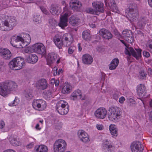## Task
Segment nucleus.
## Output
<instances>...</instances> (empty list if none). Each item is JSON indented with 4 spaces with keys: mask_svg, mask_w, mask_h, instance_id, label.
<instances>
[{
    "mask_svg": "<svg viewBox=\"0 0 152 152\" xmlns=\"http://www.w3.org/2000/svg\"><path fill=\"white\" fill-rule=\"evenodd\" d=\"M23 43L24 42V39L21 37L17 36V37H13L10 42L11 45L14 47H17L19 44L21 46V43Z\"/></svg>",
    "mask_w": 152,
    "mask_h": 152,
    "instance_id": "f3484780",
    "label": "nucleus"
},
{
    "mask_svg": "<svg viewBox=\"0 0 152 152\" xmlns=\"http://www.w3.org/2000/svg\"><path fill=\"white\" fill-rule=\"evenodd\" d=\"M82 61L84 64H90L92 63L93 60L92 57L90 55L86 54L83 55Z\"/></svg>",
    "mask_w": 152,
    "mask_h": 152,
    "instance_id": "bb28decb",
    "label": "nucleus"
},
{
    "mask_svg": "<svg viewBox=\"0 0 152 152\" xmlns=\"http://www.w3.org/2000/svg\"><path fill=\"white\" fill-rule=\"evenodd\" d=\"M105 5L106 6H109L111 11L117 12V7L115 4L114 3V0H106L105 1Z\"/></svg>",
    "mask_w": 152,
    "mask_h": 152,
    "instance_id": "4be33fe9",
    "label": "nucleus"
},
{
    "mask_svg": "<svg viewBox=\"0 0 152 152\" xmlns=\"http://www.w3.org/2000/svg\"><path fill=\"white\" fill-rule=\"evenodd\" d=\"M38 59V56L35 54H31L26 58L27 61L31 64H34L37 62Z\"/></svg>",
    "mask_w": 152,
    "mask_h": 152,
    "instance_id": "a878e982",
    "label": "nucleus"
},
{
    "mask_svg": "<svg viewBox=\"0 0 152 152\" xmlns=\"http://www.w3.org/2000/svg\"><path fill=\"white\" fill-rule=\"evenodd\" d=\"M107 115V110L103 107H100L94 113L95 117L98 118L103 119L105 118Z\"/></svg>",
    "mask_w": 152,
    "mask_h": 152,
    "instance_id": "f8f14e48",
    "label": "nucleus"
},
{
    "mask_svg": "<svg viewBox=\"0 0 152 152\" xmlns=\"http://www.w3.org/2000/svg\"><path fill=\"white\" fill-rule=\"evenodd\" d=\"M16 24L15 18H12L0 20V29L3 31H9L12 29Z\"/></svg>",
    "mask_w": 152,
    "mask_h": 152,
    "instance_id": "f03ea898",
    "label": "nucleus"
},
{
    "mask_svg": "<svg viewBox=\"0 0 152 152\" xmlns=\"http://www.w3.org/2000/svg\"><path fill=\"white\" fill-rule=\"evenodd\" d=\"M93 7L97 13L98 12L104 13V4L101 2H96L92 3Z\"/></svg>",
    "mask_w": 152,
    "mask_h": 152,
    "instance_id": "aec40b11",
    "label": "nucleus"
},
{
    "mask_svg": "<svg viewBox=\"0 0 152 152\" xmlns=\"http://www.w3.org/2000/svg\"><path fill=\"white\" fill-rule=\"evenodd\" d=\"M5 126V123L3 121H1L0 122V128L3 129Z\"/></svg>",
    "mask_w": 152,
    "mask_h": 152,
    "instance_id": "e2e57ef3",
    "label": "nucleus"
},
{
    "mask_svg": "<svg viewBox=\"0 0 152 152\" xmlns=\"http://www.w3.org/2000/svg\"><path fill=\"white\" fill-rule=\"evenodd\" d=\"M24 60L20 57L15 58L9 63V67L13 70H19L24 65Z\"/></svg>",
    "mask_w": 152,
    "mask_h": 152,
    "instance_id": "20e7f679",
    "label": "nucleus"
},
{
    "mask_svg": "<svg viewBox=\"0 0 152 152\" xmlns=\"http://www.w3.org/2000/svg\"><path fill=\"white\" fill-rule=\"evenodd\" d=\"M148 75H152V69L150 68H148Z\"/></svg>",
    "mask_w": 152,
    "mask_h": 152,
    "instance_id": "0e129e2a",
    "label": "nucleus"
},
{
    "mask_svg": "<svg viewBox=\"0 0 152 152\" xmlns=\"http://www.w3.org/2000/svg\"><path fill=\"white\" fill-rule=\"evenodd\" d=\"M52 90L51 89L48 90L45 93L44 96L47 99H49L52 97Z\"/></svg>",
    "mask_w": 152,
    "mask_h": 152,
    "instance_id": "a19ab883",
    "label": "nucleus"
},
{
    "mask_svg": "<svg viewBox=\"0 0 152 152\" xmlns=\"http://www.w3.org/2000/svg\"><path fill=\"white\" fill-rule=\"evenodd\" d=\"M110 141L107 139L103 140L102 149L105 152H111L114 149L113 146L110 144Z\"/></svg>",
    "mask_w": 152,
    "mask_h": 152,
    "instance_id": "2eb2a0df",
    "label": "nucleus"
},
{
    "mask_svg": "<svg viewBox=\"0 0 152 152\" xmlns=\"http://www.w3.org/2000/svg\"><path fill=\"white\" fill-rule=\"evenodd\" d=\"M70 86L69 84L65 83L62 89V92L64 94H68L70 92Z\"/></svg>",
    "mask_w": 152,
    "mask_h": 152,
    "instance_id": "72a5a7b5",
    "label": "nucleus"
},
{
    "mask_svg": "<svg viewBox=\"0 0 152 152\" xmlns=\"http://www.w3.org/2000/svg\"><path fill=\"white\" fill-rule=\"evenodd\" d=\"M130 106H134L136 104V102L132 99H130L128 102Z\"/></svg>",
    "mask_w": 152,
    "mask_h": 152,
    "instance_id": "09e8293b",
    "label": "nucleus"
},
{
    "mask_svg": "<svg viewBox=\"0 0 152 152\" xmlns=\"http://www.w3.org/2000/svg\"><path fill=\"white\" fill-rule=\"evenodd\" d=\"M56 109L59 114L65 115L69 111V106L66 102L63 100H60L56 104Z\"/></svg>",
    "mask_w": 152,
    "mask_h": 152,
    "instance_id": "0eeeda50",
    "label": "nucleus"
},
{
    "mask_svg": "<svg viewBox=\"0 0 152 152\" xmlns=\"http://www.w3.org/2000/svg\"><path fill=\"white\" fill-rule=\"evenodd\" d=\"M32 106L36 110H38L39 108H41V110L44 109L46 108V104L45 102L42 100H34L33 101Z\"/></svg>",
    "mask_w": 152,
    "mask_h": 152,
    "instance_id": "1a4fd4ad",
    "label": "nucleus"
},
{
    "mask_svg": "<svg viewBox=\"0 0 152 152\" xmlns=\"http://www.w3.org/2000/svg\"><path fill=\"white\" fill-rule=\"evenodd\" d=\"M57 58V54L54 52L49 53L47 58V61L48 64H50L55 62Z\"/></svg>",
    "mask_w": 152,
    "mask_h": 152,
    "instance_id": "5701e85b",
    "label": "nucleus"
},
{
    "mask_svg": "<svg viewBox=\"0 0 152 152\" xmlns=\"http://www.w3.org/2000/svg\"><path fill=\"white\" fill-rule=\"evenodd\" d=\"M125 100V98L124 97L122 96L119 98V102L120 103L123 104Z\"/></svg>",
    "mask_w": 152,
    "mask_h": 152,
    "instance_id": "680f3d73",
    "label": "nucleus"
},
{
    "mask_svg": "<svg viewBox=\"0 0 152 152\" xmlns=\"http://www.w3.org/2000/svg\"><path fill=\"white\" fill-rule=\"evenodd\" d=\"M113 32L115 35L117 36V37H119L120 36V34L118 30L116 29H114L113 30Z\"/></svg>",
    "mask_w": 152,
    "mask_h": 152,
    "instance_id": "13d9d810",
    "label": "nucleus"
},
{
    "mask_svg": "<svg viewBox=\"0 0 152 152\" xmlns=\"http://www.w3.org/2000/svg\"><path fill=\"white\" fill-rule=\"evenodd\" d=\"M79 20L77 16L72 15L69 19V22L72 25L75 26L77 24Z\"/></svg>",
    "mask_w": 152,
    "mask_h": 152,
    "instance_id": "2f4dec72",
    "label": "nucleus"
},
{
    "mask_svg": "<svg viewBox=\"0 0 152 152\" xmlns=\"http://www.w3.org/2000/svg\"><path fill=\"white\" fill-rule=\"evenodd\" d=\"M99 32L100 35L105 39L109 40L113 37V35L110 31L106 29H101Z\"/></svg>",
    "mask_w": 152,
    "mask_h": 152,
    "instance_id": "dca6fc26",
    "label": "nucleus"
},
{
    "mask_svg": "<svg viewBox=\"0 0 152 152\" xmlns=\"http://www.w3.org/2000/svg\"><path fill=\"white\" fill-rule=\"evenodd\" d=\"M17 84L14 82L7 81L0 84V94L5 96L9 94L10 91L15 90L17 88Z\"/></svg>",
    "mask_w": 152,
    "mask_h": 152,
    "instance_id": "f257e3e1",
    "label": "nucleus"
},
{
    "mask_svg": "<svg viewBox=\"0 0 152 152\" xmlns=\"http://www.w3.org/2000/svg\"><path fill=\"white\" fill-rule=\"evenodd\" d=\"M119 62V60L118 58H114L110 64L109 69L111 70L115 69L118 64Z\"/></svg>",
    "mask_w": 152,
    "mask_h": 152,
    "instance_id": "cd10ccee",
    "label": "nucleus"
},
{
    "mask_svg": "<svg viewBox=\"0 0 152 152\" xmlns=\"http://www.w3.org/2000/svg\"><path fill=\"white\" fill-rule=\"evenodd\" d=\"M49 23L50 24L53 26V27L57 26V22L53 18H50L49 19Z\"/></svg>",
    "mask_w": 152,
    "mask_h": 152,
    "instance_id": "37998d69",
    "label": "nucleus"
},
{
    "mask_svg": "<svg viewBox=\"0 0 152 152\" xmlns=\"http://www.w3.org/2000/svg\"><path fill=\"white\" fill-rule=\"evenodd\" d=\"M71 96H72L73 97L72 99L73 100H75L77 99L78 96H82V93L81 91L78 89L72 93Z\"/></svg>",
    "mask_w": 152,
    "mask_h": 152,
    "instance_id": "c9c22d12",
    "label": "nucleus"
},
{
    "mask_svg": "<svg viewBox=\"0 0 152 152\" xmlns=\"http://www.w3.org/2000/svg\"><path fill=\"white\" fill-rule=\"evenodd\" d=\"M131 149L132 152H142L144 148L139 141H134L131 145Z\"/></svg>",
    "mask_w": 152,
    "mask_h": 152,
    "instance_id": "9d476101",
    "label": "nucleus"
},
{
    "mask_svg": "<svg viewBox=\"0 0 152 152\" xmlns=\"http://www.w3.org/2000/svg\"><path fill=\"white\" fill-rule=\"evenodd\" d=\"M48 85L47 81L45 79H41L37 82L36 87L38 89L44 90L47 88Z\"/></svg>",
    "mask_w": 152,
    "mask_h": 152,
    "instance_id": "4468645a",
    "label": "nucleus"
},
{
    "mask_svg": "<svg viewBox=\"0 0 152 152\" xmlns=\"http://www.w3.org/2000/svg\"><path fill=\"white\" fill-rule=\"evenodd\" d=\"M148 2L149 6L152 7V0H148Z\"/></svg>",
    "mask_w": 152,
    "mask_h": 152,
    "instance_id": "338daca9",
    "label": "nucleus"
},
{
    "mask_svg": "<svg viewBox=\"0 0 152 152\" xmlns=\"http://www.w3.org/2000/svg\"><path fill=\"white\" fill-rule=\"evenodd\" d=\"M150 119L151 121L152 122V111L150 113Z\"/></svg>",
    "mask_w": 152,
    "mask_h": 152,
    "instance_id": "774afa93",
    "label": "nucleus"
},
{
    "mask_svg": "<svg viewBox=\"0 0 152 152\" xmlns=\"http://www.w3.org/2000/svg\"><path fill=\"white\" fill-rule=\"evenodd\" d=\"M32 90L27 89L25 90L24 95L25 97L27 99H31L33 96L32 94Z\"/></svg>",
    "mask_w": 152,
    "mask_h": 152,
    "instance_id": "e433bc0d",
    "label": "nucleus"
},
{
    "mask_svg": "<svg viewBox=\"0 0 152 152\" xmlns=\"http://www.w3.org/2000/svg\"><path fill=\"white\" fill-rule=\"evenodd\" d=\"M67 145L66 141L62 139H59L56 140L53 145L54 152H64Z\"/></svg>",
    "mask_w": 152,
    "mask_h": 152,
    "instance_id": "6e6552de",
    "label": "nucleus"
},
{
    "mask_svg": "<svg viewBox=\"0 0 152 152\" xmlns=\"http://www.w3.org/2000/svg\"><path fill=\"white\" fill-rule=\"evenodd\" d=\"M77 135L78 137L83 142L87 143L90 141V139L88 134L83 130H79L78 132Z\"/></svg>",
    "mask_w": 152,
    "mask_h": 152,
    "instance_id": "9b49d317",
    "label": "nucleus"
},
{
    "mask_svg": "<svg viewBox=\"0 0 152 152\" xmlns=\"http://www.w3.org/2000/svg\"><path fill=\"white\" fill-rule=\"evenodd\" d=\"M119 96V93L118 92H117L113 94V97L114 99L117 100L118 99Z\"/></svg>",
    "mask_w": 152,
    "mask_h": 152,
    "instance_id": "603ef678",
    "label": "nucleus"
},
{
    "mask_svg": "<svg viewBox=\"0 0 152 152\" xmlns=\"http://www.w3.org/2000/svg\"><path fill=\"white\" fill-rule=\"evenodd\" d=\"M18 104V102H16V101L15 99L12 102L9 103V105L10 106H15L16 105Z\"/></svg>",
    "mask_w": 152,
    "mask_h": 152,
    "instance_id": "864d4df0",
    "label": "nucleus"
},
{
    "mask_svg": "<svg viewBox=\"0 0 152 152\" xmlns=\"http://www.w3.org/2000/svg\"><path fill=\"white\" fill-rule=\"evenodd\" d=\"M35 148L37 152H47L48 151V147L46 145H43L37 146Z\"/></svg>",
    "mask_w": 152,
    "mask_h": 152,
    "instance_id": "7c9ffc66",
    "label": "nucleus"
},
{
    "mask_svg": "<svg viewBox=\"0 0 152 152\" xmlns=\"http://www.w3.org/2000/svg\"><path fill=\"white\" fill-rule=\"evenodd\" d=\"M23 37L24 38V39H24V41L25 40H26V41L27 40H29L31 39V38L30 37V35L28 34H25V36L24 35L23 36Z\"/></svg>",
    "mask_w": 152,
    "mask_h": 152,
    "instance_id": "5fc2aeb1",
    "label": "nucleus"
},
{
    "mask_svg": "<svg viewBox=\"0 0 152 152\" xmlns=\"http://www.w3.org/2000/svg\"><path fill=\"white\" fill-rule=\"evenodd\" d=\"M57 71V68L56 67H54L52 70V72L54 76H55L57 74L58 75Z\"/></svg>",
    "mask_w": 152,
    "mask_h": 152,
    "instance_id": "4d7b16f0",
    "label": "nucleus"
},
{
    "mask_svg": "<svg viewBox=\"0 0 152 152\" xmlns=\"http://www.w3.org/2000/svg\"><path fill=\"white\" fill-rule=\"evenodd\" d=\"M143 54L144 56L147 58H148L150 56L149 53L146 51H144L143 53Z\"/></svg>",
    "mask_w": 152,
    "mask_h": 152,
    "instance_id": "052dcab7",
    "label": "nucleus"
},
{
    "mask_svg": "<svg viewBox=\"0 0 152 152\" xmlns=\"http://www.w3.org/2000/svg\"><path fill=\"white\" fill-rule=\"evenodd\" d=\"M53 40L55 45L59 49L62 48L63 45V42L61 40L60 38L55 36L53 38Z\"/></svg>",
    "mask_w": 152,
    "mask_h": 152,
    "instance_id": "c756f323",
    "label": "nucleus"
},
{
    "mask_svg": "<svg viewBox=\"0 0 152 152\" xmlns=\"http://www.w3.org/2000/svg\"><path fill=\"white\" fill-rule=\"evenodd\" d=\"M3 152H16L14 150L12 149H9L4 151Z\"/></svg>",
    "mask_w": 152,
    "mask_h": 152,
    "instance_id": "69168bd1",
    "label": "nucleus"
},
{
    "mask_svg": "<svg viewBox=\"0 0 152 152\" xmlns=\"http://www.w3.org/2000/svg\"><path fill=\"white\" fill-rule=\"evenodd\" d=\"M125 39L128 43H132L133 42L134 40V38L132 37V36L128 37L127 38H126Z\"/></svg>",
    "mask_w": 152,
    "mask_h": 152,
    "instance_id": "8fccbe9b",
    "label": "nucleus"
},
{
    "mask_svg": "<svg viewBox=\"0 0 152 152\" xmlns=\"http://www.w3.org/2000/svg\"><path fill=\"white\" fill-rule=\"evenodd\" d=\"M128 11L136 10L138 11L137 5L135 3L131 2L129 4V7L127 9Z\"/></svg>",
    "mask_w": 152,
    "mask_h": 152,
    "instance_id": "ea45409f",
    "label": "nucleus"
},
{
    "mask_svg": "<svg viewBox=\"0 0 152 152\" xmlns=\"http://www.w3.org/2000/svg\"><path fill=\"white\" fill-rule=\"evenodd\" d=\"M96 126L97 128L99 130H102L103 129L104 127L102 125L97 124Z\"/></svg>",
    "mask_w": 152,
    "mask_h": 152,
    "instance_id": "bf43d9fd",
    "label": "nucleus"
},
{
    "mask_svg": "<svg viewBox=\"0 0 152 152\" xmlns=\"http://www.w3.org/2000/svg\"><path fill=\"white\" fill-rule=\"evenodd\" d=\"M81 5V3L77 0H71L70 2V7L75 11H78Z\"/></svg>",
    "mask_w": 152,
    "mask_h": 152,
    "instance_id": "a211bd4d",
    "label": "nucleus"
},
{
    "mask_svg": "<svg viewBox=\"0 0 152 152\" xmlns=\"http://www.w3.org/2000/svg\"><path fill=\"white\" fill-rule=\"evenodd\" d=\"M134 14L132 12L131 14H128L129 17V20L132 22H134L137 19L138 16V11L136 10L134 11Z\"/></svg>",
    "mask_w": 152,
    "mask_h": 152,
    "instance_id": "473e14b6",
    "label": "nucleus"
},
{
    "mask_svg": "<svg viewBox=\"0 0 152 152\" xmlns=\"http://www.w3.org/2000/svg\"><path fill=\"white\" fill-rule=\"evenodd\" d=\"M109 129L113 137H115L117 136V129L115 125L111 124L109 126Z\"/></svg>",
    "mask_w": 152,
    "mask_h": 152,
    "instance_id": "c85d7f7f",
    "label": "nucleus"
},
{
    "mask_svg": "<svg viewBox=\"0 0 152 152\" xmlns=\"http://www.w3.org/2000/svg\"><path fill=\"white\" fill-rule=\"evenodd\" d=\"M87 12L92 14H96V12L95 10L91 8H88L86 10Z\"/></svg>",
    "mask_w": 152,
    "mask_h": 152,
    "instance_id": "de8ad7c7",
    "label": "nucleus"
},
{
    "mask_svg": "<svg viewBox=\"0 0 152 152\" xmlns=\"http://www.w3.org/2000/svg\"><path fill=\"white\" fill-rule=\"evenodd\" d=\"M40 8L42 12L44 14L48 15L49 14V13L48 10L43 6H40Z\"/></svg>",
    "mask_w": 152,
    "mask_h": 152,
    "instance_id": "a18cd8bd",
    "label": "nucleus"
},
{
    "mask_svg": "<svg viewBox=\"0 0 152 152\" xmlns=\"http://www.w3.org/2000/svg\"><path fill=\"white\" fill-rule=\"evenodd\" d=\"M68 14L65 13L64 15L60 17V22L58 23L59 26L61 28L64 29L65 27L67 26Z\"/></svg>",
    "mask_w": 152,
    "mask_h": 152,
    "instance_id": "6ab92c4d",
    "label": "nucleus"
},
{
    "mask_svg": "<svg viewBox=\"0 0 152 152\" xmlns=\"http://www.w3.org/2000/svg\"><path fill=\"white\" fill-rule=\"evenodd\" d=\"M147 76V73L144 69H141L139 72L138 77L140 79L142 80L145 79Z\"/></svg>",
    "mask_w": 152,
    "mask_h": 152,
    "instance_id": "f704fd0d",
    "label": "nucleus"
},
{
    "mask_svg": "<svg viewBox=\"0 0 152 152\" xmlns=\"http://www.w3.org/2000/svg\"><path fill=\"white\" fill-rule=\"evenodd\" d=\"M18 139L16 137H11L10 139V143L13 146H17L19 145V143L18 142Z\"/></svg>",
    "mask_w": 152,
    "mask_h": 152,
    "instance_id": "4c0bfd02",
    "label": "nucleus"
},
{
    "mask_svg": "<svg viewBox=\"0 0 152 152\" xmlns=\"http://www.w3.org/2000/svg\"><path fill=\"white\" fill-rule=\"evenodd\" d=\"M41 17L40 15L37 16L36 17H34V21L35 22H37V23H38L41 22Z\"/></svg>",
    "mask_w": 152,
    "mask_h": 152,
    "instance_id": "49530a36",
    "label": "nucleus"
},
{
    "mask_svg": "<svg viewBox=\"0 0 152 152\" xmlns=\"http://www.w3.org/2000/svg\"><path fill=\"white\" fill-rule=\"evenodd\" d=\"M62 39L66 43V47L69 46L73 42L74 39L72 36L70 34H65L63 36Z\"/></svg>",
    "mask_w": 152,
    "mask_h": 152,
    "instance_id": "b1692460",
    "label": "nucleus"
},
{
    "mask_svg": "<svg viewBox=\"0 0 152 152\" xmlns=\"http://www.w3.org/2000/svg\"><path fill=\"white\" fill-rule=\"evenodd\" d=\"M51 81L52 83H55L56 86H58L59 83V81L58 80H56V81H55L54 79H52Z\"/></svg>",
    "mask_w": 152,
    "mask_h": 152,
    "instance_id": "6e6d98bb",
    "label": "nucleus"
},
{
    "mask_svg": "<svg viewBox=\"0 0 152 152\" xmlns=\"http://www.w3.org/2000/svg\"><path fill=\"white\" fill-rule=\"evenodd\" d=\"M0 55L2 58L6 60L9 59L12 56L11 52L7 48H0Z\"/></svg>",
    "mask_w": 152,
    "mask_h": 152,
    "instance_id": "ddd939ff",
    "label": "nucleus"
},
{
    "mask_svg": "<svg viewBox=\"0 0 152 152\" xmlns=\"http://www.w3.org/2000/svg\"><path fill=\"white\" fill-rule=\"evenodd\" d=\"M25 52L30 53L32 51L45 56L46 54V49L44 45L42 43H37L33 45L31 47H28L25 49Z\"/></svg>",
    "mask_w": 152,
    "mask_h": 152,
    "instance_id": "7ed1b4c3",
    "label": "nucleus"
},
{
    "mask_svg": "<svg viewBox=\"0 0 152 152\" xmlns=\"http://www.w3.org/2000/svg\"><path fill=\"white\" fill-rule=\"evenodd\" d=\"M132 36V32L129 30H124L122 32V36L125 39L129 37Z\"/></svg>",
    "mask_w": 152,
    "mask_h": 152,
    "instance_id": "58836bf2",
    "label": "nucleus"
},
{
    "mask_svg": "<svg viewBox=\"0 0 152 152\" xmlns=\"http://www.w3.org/2000/svg\"><path fill=\"white\" fill-rule=\"evenodd\" d=\"M146 91V88L144 85L140 84L137 86V92L140 96L144 97L145 96Z\"/></svg>",
    "mask_w": 152,
    "mask_h": 152,
    "instance_id": "412c9836",
    "label": "nucleus"
},
{
    "mask_svg": "<svg viewBox=\"0 0 152 152\" xmlns=\"http://www.w3.org/2000/svg\"><path fill=\"white\" fill-rule=\"evenodd\" d=\"M147 22V19L145 17H141L140 18L139 23L140 25L142 26L143 24H145Z\"/></svg>",
    "mask_w": 152,
    "mask_h": 152,
    "instance_id": "c03bdc74",
    "label": "nucleus"
},
{
    "mask_svg": "<svg viewBox=\"0 0 152 152\" xmlns=\"http://www.w3.org/2000/svg\"><path fill=\"white\" fill-rule=\"evenodd\" d=\"M121 42L122 43L124 44L126 46L125 48V53L126 54L128 55L129 56L132 55L133 57L138 58L139 57L141 56L142 50L140 49H135L137 52L134 50L133 48L131 47H128L127 44L123 40H121Z\"/></svg>",
    "mask_w": 152,
    "mask_h": 152,
    "instance_id": "423d86ee",
    "label": "nucleus"
},
{
    "mask_svg": "<svg viewBox=\"0 0 152 152\" xmlns=\"http://www.w3.org/2000/svg\"><path fill=\"white\" fill-rule=\"evenodd\" d=\"M82 37L85 40L89 39L90 38V34L86 31H84L82 33Z\"/></svg>",
    "mask_w": 152,
    "mask_h": 152,
    "instance_id": "79ce46f5",
    "label": "nucleus"
},
{
    "mask_svg": "<svg viewBox=\"0 0 152 152\" xmlns=\"http://www.w3.org/2000/svg\"><path fill=\"white\" fill-rule=\"evenodd\" d=\"M61 11V8L59 6L54 5H51L50 12L53 15H58L60 13Z\"/></svg>",
    "mask_w": 152,
    "mask_h": 152,
    "instance_id": "393cba45",
    "label": "nucleus"
},
{
    "mask_svg": "<svg viewBox=\"0 0 152 152\" xmlns=\"http://www.w3.org/2000/svg\"><path fill=\"white\" fill-rule=\"evenodd\" d=\"M75 49V48L74 46H71L69 47L68 49V52L69 54H72L74 50Z\"/></svg>",
    "mask_w": 152,
    "mask_h": 152,
    "instance_id": "3c124183",
    "label": "nucleus"
},
{
    "mask_svg": "<svg viewBox=\"0 0 152 152\" xmlns=\"http://www.w3.org/2000/svg\"><path fill=\"white\" fill-rule=\"evenodd\" d=\"M120 108L117 107L112 106L108 110L107 113L108 117L111 121H116L119 118L120 115Z\"/></svg>",
    "mask_w": 152,
    "mask_h": 152,
    "instance_id": "39448f33",
    "label": "nucleus"
}]
</instances>
